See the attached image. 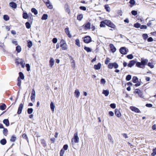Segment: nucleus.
<instances>
[{
	"label": "nucleus",
	"mask_w": 156,
	"mask_h": 156,
	"mask_svg": "<svg viewBox=\"0 0 156 156\" xmlns=\"http://www.w3.org/2000/svg\"><path fill=\"white\" fill-rule=\"evenodd\" d=\"M140 25H141L139 23H137L134 24V27L137 28H140Z\"/></svg>",
	"instance_id": "nucleus-47"
},
{
	"label": "nucleus",
	"mask_w": 156,
	"mask_h": 156,
	"mask_svg": "<svg viewBox=\"0 0 156 156\" xmlns=\"http://www.w3.org/2000/svg\"><path fill=\"white\" fill-rule=\"evenodd\" d=\"M148 37V35L146 34H144L143 35V37L144 40H146L147 38Z\"/></svg>",
	"instance_id": "nucleus-51"
},
{
	"label": "nucleus",
	"mask_w": 156,
	"mask_h": 156,
	"mask_svg": "<svg viewBox=\"0 0 156 156\" xmlns=\"http://www.w3.org/2000/svg\"><path fill=\"white\" fill-rule=\"evenodd\" d=\"M119 51L122 54L126 55L128 52V50L125 47H122L120 49Z\"/></svg>",
	"instance_id": "nucleus-5"
},
{
	"label": "nucleus",
	"mask_w": 156,
	"mask_h": 156,
	"mask_svg": "<svg viewBox=\"0 0 156 156\" xmlns=\"http://www.w3.org/2000/svg\"><path fill=\"white\" fill-rule=\"evenodd\" d=\"M115 114L118 117H120L121 115L120 111L117 109H115Z\"/></svg>",
	"instance_id": "nucleus-14"
},
{
	"label": "nucleus",
	"mask_w": 156,
	"mask_h": 156,
	"mask_svg": "<svg viewBox=\"0 0 156 156\" xmlns=\"http://www.w3.org/2000/svg\"><path fill=\"white\" fill-rule=\"evenodd\" d=\"M84 49L88 52H90L91 51V49L88 47H84Z\"/></svg>",
	"instance_id": "nucleus-36"
},
{
	"label": "nucleus",
	"mask_w": 156,
	"mask_h": 156,
	"mask_svg": "<svg viewBox=\"0 0 156 156\" xmlns=\"http://www.w3.org/2000/svg\"><path fill=\"white\" fill-rule=\"evenodd\" d=\"M19 78L22 79L23 80L24 79V76L23 74V73L21 72H20L19 73Z\"/></svg>",
	"instance_id": "nucleus-31"
},
{
	"label": "nucleus",
	"mask_w": 156,
	"mask_h": 156,
	"mask_svg": "<svg viewBox=\"0 0 156 156\" xmlns=\"http://www.w3.org/2000/svg\"><path fill=\"white\" fill-rule=\"evenodd\" d=\"M32 46V43L31 41H30L28 42L27 46L28 48H30Z\"/></svg>",
	"instance_id": "nucleus-49"
},
{
	"label": "nucleus",
	"mask_w": 156,
	"mask_h": 156,
	"mask_svg": "<svg viewBox=\"0 0 156 156\" xmlns=\"http://www.w3.org/2000/svg\"><path fill=\"white\" fill-rule=\"evenodd\" d=\"M35 96H32V95H31V96L30 97L31 100L33 102H34L35 101Z\"/></svg>",
	"instance_id": "nucleus-52"
},
{
	"label": "nucleus",
	"mask_w": 156,
	"mask_h": 156,
	"mask_svg": "<svg viewBox=\"0 0 156 156\" xmlns=\"http://www.w3.org/2000/svg\"><path fill=\"white\" fill-rule=\"evenodd\" d=\"M147 66L150 67L151 68H153L154 67V66L153 63L151 62H149L147 64Z\"/></svg>",
	"instance_id": "nucleus-45"
},
{
	"label": "nucleus",
	"mask_w": 156,
	"mask_h": 156,
	"mask_svg": "<svg viewBox=\"0 0 156 156\" xmlns=\"http://www.w3.org/2000/svg\"><path fill=\"white\" fill-rule=\"evenodd\" d=\"M101 83L104 84L106 83V81L104 79H101Z\"/></svg>",
	"instance_id": "nucleus-60"
},
{
	"label": "nucleus",
	"mask_w": 156,
	"mask_h": 156,
	"mask_svg": "<svg viewBox=\"0 0 156 156\" xmlns=\"http://www.w3.org/2000/svg\"><path fill=\"white\" fill-rule=\"evenodd\" d=\"M156 154V148L153 149V152L151 154L152 156H154Z\"/></svg>",
	"instance_id": "nucleus-38"
},
{
	"label": "nucleus",
	"mask_w": 156,
	"mask_h": 156,
	"mask_svg": "<svg viewBox=\"0 0 156 156\" xmlns=\"http://www.w3.org/2000/svg\"><path fill=\"white\" fill-rule=\"evenodd\" d=\"M131 13L134 16H136L137 14V11L135 10L132 11Z\"/></svg>",
	"instance_id": "nucleus-53"
},
{
	"label": "nucleus",
	"mask_w": 156,
	"mask_h": 156,
	"mask_svg": "<svg viewBox=\"0 0 156 156\" xmlns=\"http://www.w3.org/2000/svg\"><path fill=\"white\" fill-rule=\"evenodd\" d=\"M106 25L108 26L111 28L115 29V26L111 21L108 20H105Z\"/></svg>",
	"instance_id": "nucleus-3"
},
{
	"label": "nucleus",
	"mask_w": 156,
	"mask_h": 156,
	"mask_svg": "<svg viewBox=\"0 0 156 156\" xmlns=\"http://www.w3.org/2000/svg\"><path fill=\"white\" fill-rule=\"evenodd\" d=\"M8 132V130L6 129H4L3 130V133L5 135H6Z\"/></svg>",
	"instance_id": "nucleus-55"
},
{
	"label": "nucleus",
	"mask_w": 156,
	"mask_h": 156,
	"mask_svg": "<svg viewBox=\"0 0 156 156\" xmlns=\"http://www.w3.org/2000/svg\"><path fill=\"white\" fill-rule=\"evenodd\" d=\"M25 25L27 28V29H30L31 27L30 25L28 22H26L25 23Z\"/></svg>",
	"instance_id": "nucleus-41"
},
{
	"label": "nucleus",
	"mask_w": 156,
	"mask_h": 156,
	"mask_svg": "<svg viewBox=\"0 0 156 156\" xmlns=\"http://www.w3.org/2000/svg\"><path fill=\"white\" fill-rule=\"evenodd\" d=\"M0 142L1 144L2 145H4L6 144V141L5 139H3L1 140Z\"/></svg>",
	"instance_id": "nucleus-33"
},
{
	"label": "nucleus",
	"mask_w": 156,
	"mask_h": 156,
	"mask_svg": "<svg viewBox=\"0 0 156 156\" xmlns=\"http://www.w3.org/2000/svg\"><path fill=\"white\" fill-rule=\"evenodd\" d=\"M65 30L66 34L68 35V37L70 38L72 36L70 34L69 28L68 27L66 28L65 29Z\"/></svg>",
	"instance_id": "nucleus-9"
},
{
	"label": "nucleus",
	"mask_w": 156,
	"mask_h": 156,
	"mask_svg": "<svg viewBox=\"0 0 156 156\" xmlns=\"http://www.w3.org/2000/svg\"><path fill=\"white\" fill-rule=\"evenodd\" d=\"M84 42L86 43H88L91 41V38L90 37L87 36L84 38L83 40Z\"/></svg>",
	"instance_id": "nucleus-6"
},
{
	"label": "nucleus",
	"mask_w": 156,
	"mask_h": 156,
	"mask_svg": "<svg viewBox=\"0 0 156 156\" xmlns=\"http://www.w3.org/2000/svg\"><path fill=\"white\" fill-rule=\"evenodd\" d=\"M22 136L23 138L26 139L27 140H28V138L27 137V136L26 134H23L22 135Z\"/></svg>",
	"instance_id": "nucleus-59"
},
{
	"label": "nucleus",
	"mask_w": 156,
	"mask_h": 156,
	"mask_svg": "<svg viewBox=\"0 0 156 156\" xmlns=\"http://www.w3.org/2000/svg\"><path fill=\"white\" fill-rule=\"evenodd\" d=\"M75 42L76 44V45L78 47H80V45L79 39H76L75 40Z\"/></svg>",
	"instance_id": "nucleus-35"
},
{
	"label": "nucleus",
	"mask_w": 156,
	"mask_h": 156,
	"mask_svg": "<svg viewBox=\"0 0 156 156\" xmlns=\"http://www.w3.org/2000/svg\"><path fill=\"white\" fill-rule=\"evenodd\" d=\"M21 50V47L19 46H17L16 48V50L18 53H20Z\"/></svg>",
	"instance_id": "nucleus-30"
},
{
	"label": "nucleus",
	"mask_w": 156,
	"mask_h": 156,
	"mask_svg": "<svg viewBox=\"0 0 156 156\" xmlns=\"http://www.w3.org/2000/svg\"><path fill=\"white\" fill-rule=\"evenodd\" d=\"M47 6V7L50 9H53V5L51 4L50 2L47 3V4L46 3L45 4Z\"/></svg>",
	"instance_id": "nucleus-24"
},
{
	"label": "nucleus",
	"mask_w": 156,
	"mask_h": 156,
	"mask_svg": "<svg viewBox=\"0 0 156 156\" xmlns=\"http://www.w3.org/2000/svg\"><path fill=\"white\" fill-rule=\"evenodd\" d=\"M9 5L13 9H16L17 7V4L15 2H12L9 3Z\"/></svg>",
	"instance_id": "nucleus-10"
},
{
	"label": "nucleus",
	"mask_w": 156,
	"mask_h": 156,
	"mask_svg": "<svg viewBox=\"0 0 156 156\" xmlns=\"http://www.w3.org/2000/svg\"><path fill=\"white\" fill-rule=\"evenodd\" d=\"M105 9L106 10V11L108 12L110 11V8L109 6L108 5H106L105 6Z\"/></svg>",
	"instance_id": "nucleus-37"
},
{
	"label": "nucleus",
	"mask_w": 156,
	"mask_h": 156,
	"mask_svg": "<svg viewBox=\"0 0 156 156\" xmlns=\"http://www.w3.org/2000/svg\"><path fill=\"white\" fill-rule=\"evenodd\" d=\"M28 17V14L27 13H24L23 15V17L24 19H27Z\"/></svg>",
	"instance_id": "nucleus-44"
},
{
	"label": "nucleus",
	"mask_w": 156,
	"mask_h": 156,
	"mask_svg": "<svg viewBox=\"0 0 156 156\" xmlns=\"http://www.w3.org/2000/svg\"><path fill=\"white\" fill-rule=\"evenodd\" d=\"M52 42L54 43H56L57 42V39L56 38H54L52 39Z\"/></svg>",
	"instance_id": "nucleus-63"
},
{
	"label": "nucleus",
	"mask_w": 156,
	"mask_h": 156,
	"mask_svg": "<svg viewBox=\"0 0 156 156\" xmlns=\"http://www.w3.org/2000/svg\"><path fill=\"white\" fill-rule=\"evenodd\" d=\"M50 106V108L52 112H54V109L55 108V105L53 102H51Z\"/></svg>",
	"instance_id": "nucleus-13"
},
{
	"label": "nucleus",
	"mask_w": 156,
	"mask_h": 156,
	"mask_svg": "<svg viewBox=\"0 0 156 156\" xmlns=\"http://www.w3.org/2000/svg\"><path fill=\"white\" fill-rule=\"evenodd\" d=\"M3 123L7 126H9V121L8 119H4L3 120Z\"/></svg>",
	"instance_id": "nucleus-23"
},
{
	"label": "nucleus",
	"mask_w": 156,
	"mask_h": 156,
	"mask_svg": "<svg viewBox=\"0 0 156 156\" xmlns=\"http://www.w3.org/2000/svg\"><path fill=\"white\" fill-rule=\"evenodd\" d=\"M80 9L81 10H83V11H85L86 10V8L84 6H80Z\"/></svg>",
	"instance_id": "nucleus-61"
},
{
	"label": "nucleus",
	"mask_w": 156,
	"mask_h": 156,
	"mask_svg": "<svg viewBox=\"0 0 156 156\" xmlns=\"http://www.w3.org/2000/svg\"><path fill=\"white\" fill-rule=\"evenodd\" d=\"M65 8L66 12L68 13L69 14L70 13V10L68 4H66L65 5Z\"/></svg>",
	"instance_id": "nucleus-17"
},
{
	"label": "nucleus",
	"mask_w": 156,
	"mask_h": 156,
	"mask_svg": "<svg viewBox=\"0 0 156 156\" xmlns=\"http://www.w3.org/2000/svg\"><path fill=\"white\" fill-rule=\"evenodd\" d=\"M130 109L136 113H139L140 112V110L138 108L135 107L131 106L130 107Z\"/></svg>",
	"instance_id": "nucleus-7"
},
{
	"label": "nucleus",
	"mask_w": 156,
	"mask_h": 156,
	"mask_svg": "<svg viewBox=\"0 0 156 156\" xmlns=\"http://www.w3.org/2000/svg\"><path fill=\"white\" fill-rule=\"evenodd\" d=\"M79 140L77 133H75L74 135L73 138L72 139V144H74L75 143H78L79 142Z\"/></svg>",
	"instance_id": "nucleus-1"
},
{
	"label": "nucleus",
	"mask_w": 156,
	"mask_h": 156,
	"mask_svg": "<svg viewBox=\"0 0 156 156\" xmlns=\"http://www.w3.org/2000/svg\"><path fill=\"white\" fill-rule=\"evenodd\" d=\"M16 62L18 64H20L22 65V67H24V65L25 64V62H24V60L22 59H20V62H18L17 61Z\"/></svg>",
	"instance_id": "nucleus-18"
},
{
	"label": "nucleus",
	"mask_w": 156,
	"mask_h": 156,
	"mask_svg": "<svg viewBox=\"0 0 156 156\" xmlns=\"http://www.w3.org/2000/svg\"><path fill=\"white\" fill-rule=\"evenodd\" d=\"M26 67L27 68V71H29L30 70V66L29 64H27L26 65Z\"/></svg>",
	"instance_id": "nucleus-54"
},
{
	"label": "nucleus",
	"mask_w": 156,
	"mask_h": 156,
	"mask_svg": "<svg viewBox=\"0 0 156 156\" xmlns=\"http://www.w3.org/2000/svg\"><path fill=\"white\" fill-rule=\"evenodd\" d=\"M127 57L129 59H132L133 58V56L132 54L128 55L127 56Z\"/></svg>",
	"instance_id": "nucleus-50"
},
{
	"label": "nucleus",
	"mask_w": 156,
	"mask_h": 156,
	"mask_svg": "<svg viewBox=\"0 0 156 156\" xmlns=\"http://www.w3.org/2000/svg\"><path fill=\"white\" fill-rule=\"evenodd\" d=\"M129 2L131 4L134 5L135 3V1L134 0H130Z\"/></svg>",
	"instance_id": "nucleus-64"
},
{
	"label": "nucleus",
	"mask_w": 156,
	"mask_h": 156,
	"mask_svg": "<svg viewBox=\"0 0 156 156\" xmlns=\"http://www.w3.org/2000/svg\"><path fill=\"white\" fill-rule=\"evenodd\" d=\"M23 107V105L22 104H20L19 106L17 113L18 114H20L22 112V111Z\"/></svg>",
	"instance_id": "nucleus-8"
},
{
	"label": "nucleus",
	"mask_w": 156,
	"mask_h": 156,
	"mask_svg": "<svg viewBox=\"0 0 156 156\" xmlns=\"http://www.w3.org/2000/svg\"><path fill=\"white\" fill-rule=\"evenodd\" d=\"M54 62L55 61L54 59L52 58H51L49 61V64L51 67H52L53 66Z\"/></svg>",
	"instance_id": "nucleus-19"
},
{
	"label": "nucleus",
	"mask_w": 156,
	"mask_h": 156,
	"mask_svg": "<svg viewBox=\"0 0 156 156\" xmlns=\"http://www.w3.org/2000/svg\"><path fill=\"white\" fill-rule=\"evenodd\" d=\"M135 63V62L134 60L131 61L128 64V66L129 67H131L133 65H134Z\"/></svg>",
	"instance_id": "nucleus-20"
},
{
	"label": "nucleus",
	"mask_w": 156,
	"mask_h": 156,
	"mask_svg": "<svg viewBox=\"0 0 156 156\" xmlns=\"http://www.w3.org/2000/svg\"><path fill=\"white\" fill-rule=\"evenodd\" d=\"M148 62V60L147 59H142L141 61V63L144 66L145 65H147V62Z\"/></svg>",
	"instance_id": "nucleus-15"
},
{
	"label": "nucleus",
	"mask_w": 156,
	"mask_h": 156,
	"mask_svg": "<svg viewBox=\"0 0 156 156\" xmlns=\"http://www.w3.org/2000/svg\"><path fill=\"white\" fill-rule=\"evenodd\" d=\"M91 24L89 22H88L85 25V28L86 29H90V28Z\"/></svg>",
	"instance_id": "nucleus-21"
},
{
	"label": "nucleus",
	"mask_w": 156,
	"mask_h": 156,
	"mask_svg": "<svg viewBox=\"0 0 156 156\" xmlns=\"http://www.w3.org/2000/svg\"><path fill=\"white\" fill-rule=\"evenodd\" d=\"M147 28V27L146 25H140V28L141 29H146Z\"/></svg>",
	"instance_id": "nucleus-62"
},
{
	"label": "nucleus",
	"mask_w": 156,
	"mask_h": 156,
	"mask_svg": "<svg viewBox=\"0 0 156 156\" xmlns=\"http://www.w3.org/2000/svg\"><path fill=\"white\" fill-rule=\"evenodd\" d=\"M65 151L63 149H62L60 152V156H63Z\"/></svg>",
	"instance_id": "nucleus-57"
},
{
	"label": "nucleus",
	"mask_w": 156,
	"mask_h": 156,
	"mask_svg": "<svg viewBox=\"0 0 156 156\" xmlns=\"http://www.w3.org/2000/svg\"><path fill=\"white\" fill-rule=\"evenodd\" d=\"M83 18V15L82 14H81L78 16L77 19L79 20H81Z\"/></svg>",
	"instance_id": "nucleus-39"
},
{
	"label": "nucleus",
	"mask_w": 156,
	"mask_h": 156,
	"mask_svg": "<svg viewBox=\"0 0 156 156\" xmlns=\"http://www.w3.org/2000/svg\"><path fill=\"white\" fill-rule=\"evenodd\" d=\"M136 66L139 68H143L144 67V66H143L141 62H137L136 64Z\"/></svg>",
	"instance_id": "nucleus-26"
},
{
	"label": "nucleus",
	"mask_w": 156,
	"mask_h": 156,
	"mask_svg": "<svg viewBox=\"0 0 156 156\" xmlns=\"http://www.w3.org/2000/svg\"><path fill=\"white\" fill-rule=\"evenodd\" d=\"M141 90L139 89H137L135 90L134 93L138 94L140 92Z\"/></svg>",
	"instance_id": "nucleus-58"
},
{
	"label": "nucleus",
	"mask_w": 156,
	"mask_h": 156,
	"mask_svg": "<svg viewBox=\"0 0 156 156\" xmlns=\"http://www.w3.org/2000/svg\"><path fill=\"white\" fill-rule=\"evenodd\" d=\"M101 67V64L100 63H98L97 65H95L94 66V68L96 70L99 69Z\"/></svg>",
	"instance_id": "nucleus-16"
},
{
	"label": "nucleus",
	"mask_w": 156,
	"mask_h": 156,
	"mask_svg": "<svg viewBox=\"0 0 156 156\" xmlns=\"http://www.w3.org/2000/svg\"><path fill=\"white\" fill-rule=\"evenodd\" d=\"M31 11L33 13H34L35 15H37L38 13L37 10L34 8H32Z\"/></svg>",
	"instance_id": "nucleus-28"
},
{
	"label": "nucleus",
	"mask_w": 156,
	"mask_h": 156,
	"mask_svg": "<svg viewBox=\"0 0 156 156\" xmlns=\"http://www.w3.org/2000/svg\"><path fill=\"white\" fill-rule=\"evenodd\" d=\"M109 46L111 48V50L112 52H114L116 51V49L112 44H110L109 45Z\"/></svg>",
	"instance_id": "nucleus-12"
},
{
	"label": "nucleus",
	"mask_w": 156,
	"mask_h": 156,
	"mask_svg": "<svg viewBox=\"0 0 156 156\" xmlns=\"http://www.w3.org/2000/svg\"><path fill=\"white\" fill-rule=\"evenodd\" d=\"M111 107L112 108H115L116 107V105L114 103L111 104L110 105Z\"/></svg>",
	"instance_id": "nucleus-56"
},
{
	"label": "nucleus",
	"mask_w": 156,
	"mask_h": 156,
	"mask_svg": "<svg viewBox=\"0 0 156 156\" xmlns=\"http://www.w3.org/2000/svg\"><path fill=\"white\" fill-rule=\"evenodd\" d=\"M60 47L63 50H66L67 48V45L65 41L63 40H61V42Z\"/></svg>",
	"instance_id": "nucleus-2"
},
{
	"label": "nucleus",
	"mask_w": 156,
	"mask_h": 156,
	"mask_svg": "<svg viewBox=\"0 0 156 156\" xmlns=\"http://www.w3.org/2000/svg\"><path fill=\"white\" fill-rule=\"evenodd\" d=\"M108 68L110 69H112L113 68L117 69L119 67L118 65L115 62L113 63H110L108 65Z\"/></svg>",
	"instance_id": "nucleus-4"
},
{
	"label": "nucleus",
	"mask_w": 156,
	"mask_h": 156,
	"mask_svg": "<svg viewBox=\"0 0 156 156\" xmlns=\"http://www.w3.org/2000/svg\"><path fill=\"white\" fill-rule=\"evenodd\" d=\"M132 81L134 83H136L138 81V79L136 76H133L132 78Z\"/></svg>",
	"instance_id": "nucleus-34"
},
{
	"label": "nucleus",
	"mask_w": 156,
	"mask_h": 156,
	"mask_svg": "<svg viewBox=\"0 0 156 156\" xmlns=\"http://www.w3.org/2000/svg\"><path fill=\"white\" fill-rule=\"evenodd\" d=\"M80 93L79 90L76 89L74 92V95L75 97L77 98H78L80 95Z\"/></svg>",
	"instance_id": "nucleus-11"
},
{
	"label": "nucleus",
	"mask_w": 156,
	"mask_h": 156,
	"mask_svg": "<svg viewBox=\"0 0 156 156\" xmlns=\"http://www.w3.org/2000/svg\"><path fill=\"white\" fill-rule=\"evenodd\" d=\"M108 138L110 142H111L112 144H113L114 141L112 140V137L109 134L108 135Z\"/></svg>",
	"instance_id": "nucleus-27"
},
{
	"label": "nucleus",
	"mask_w": 156,
	"mask_h": 156,
	"mask_svg": "<svg viewBox=\"0 0 156 156\" xmlns=\"http://www.w3.org/2000/svg\"><path fill=\"white\" fill-rule=\"evenodd\" d=\"M16 140V137L15 136H12L10 139V140L12 142H14Z\"/></svg>",
	"instance_id": "nucleus-43"
},
{
	"label": "nucleus",
	"mask_w": 156,
	"mask_h": 156,
	"mask_svg": "<svg viewBox=\"0 0 156 156\" xmlns=\"http://www.w3.org/2000/svg\"><path fill=\"white\" fill-rule=\"evenodd\" d=\"M105 20L103 21H102L100 23V27H105V25H106Z\"/></svg>",
	"instance_id": "nucleus-25"
},
{
	"label": "nucleus",
	"mask_w": 156,
	"mask_h": 156,
	"mask_svg": "<svg viewBox=\"0 0 156 156\" xmlns=\"http://www.w3.org/2000/svg\"><path fill=\"white\" fill-rule=\"evenodd\" d=\"M33 109L32 108H29L27 109V112L28 114H31L33 112Z\"/></svg>",
	"instance_id": "nucleus-40"
},
{
	"label": "nucleus",
	"mask_w": 156,
	"mask_h": 156,
	"mask_svg": "<svg viewBox=\"0 0 156 156\" xmlns=\"http://www.w3.org/2000/svg\"><path fill=\"white\" fill-rule=\"evenodd\" d=\"M131 78V76L130 75H128L126 77V80L127 81L130 80Z\"/></svg>",
	"instance_id": "nucleus-46"
},
{
	"label": "nucleus",
	"mask_w": 156,
	"mask_h": 156,
	"mask_svg": "<svg viewBox=\"0 0 156 156\" xmlns=\"http://www.w3.org/2000/svg\"><path fill=\"white\" fill-rule=\"evenodd\" d=\"M6 107V105L4 104H3L2 105L0 106V109L3 110L5 109Z\"/></svg>",
	"instance_id": "nucleus-32"
},
{
	"label": "nucleus",
	"mask_w": 156,
	"mask_h": 156,
	"mask_svg": "<svg viewBox=\"0 0 156 156\" xmlns=\"http://www.w3.org/2000/svg\"><path fill=\"white\" fill-rule=\"evenodd\" d=\"M48 15L47 14H44L41 17L42 20H46L48 19Z\"/></svg>",
	"instance_id": "nucleus-29"
},
{
	"label": "nucleus",
	"mask_w": 156,
	"mask_h": 156,
	"mask_svg": "<svg viewBox=\"0 0 156 156\" xmlns=\"http://www.w3.org/2000/svg\"><path fill=\"white\" fill-rule=\"evenodd\" d=\"M4 19L6 20L7 21L9 20V17L7 15H4L3 16Z\"/></svg>",
	"instance_id": "nucleus-48"
},
{
	"label": "nucleus",
	"mask_w": 156,
	"mask_h": 156,
	"mask_svg": "<svg viewBox=\"0 0 156 156\" xmlns=\"http://www.w3.org/2000/svg\"><path fill=\"white\" fill-rule=\"evenodd\" d=\"M102 93L104 94L105 96H107L109 94V91L108 90H103Z\"/></svg>",
	"instance_id": "nucleus-22"
},
{
	"label": "nucleus",
	"mask_w": 156,
	"mask_h": 156,
	"mask_svg": "<svg viewBox=\"0 0 156 156\" xmlns=\"http://www.w3.org/2000/svg\"><path fill=\"white\" fill-rule=\"evenodd\" d=\"M18 82L17 85L19 87H20L21 84V81L19 77H18Z\"/></svg>",
	"instance_id": "nucleus-42"
}]
</instances>
